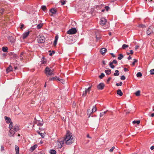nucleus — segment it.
<instances>
[{"instance_id": "31", "label": "nucleus", "mask_w": 154, "mask_h": 154, "mask_svg": "<svg viewBox=\"0 0 154 154\" xmlns=\"http://www.w3.org/2000/svg\"><path fill=\"white\" fill-rule=\"evenodd\" d=\"M96 110H97V108L96 107V106H93V108L92 109V112H95V111H96Z\"/></svg>"}, {"instance_id": "48", "label": "nucleus", "mask_w": 154, "mask_h": 154, "mask_svg": "<svg viewBox=\"0 0 154 154\" xmlns=\"http://www.w3.org/2000/svg\"><path fill=\"white\" fill-rule=\"evenodd\" d=\"M115 148V147L114 146H113L111 149H110L109 152H112L113 151V150Z\"/></svg>"}, {"instance_id": "5", "label": "nucleus", "mask_w": 154, "mask_h": 154, "mask_svg": "<svg viewBox=\"0 0 154 154\" xmlns=\"http://www.w3.org/2000/svg\"><path fill=\"white\" fill-rule=\"evenodd\" d=\"M37 41L39 43H43L45 41V38L44 36H41L37 39Z\"/></svg>"}, {"instance_id": "17", "label": "nucleus", "mask_w": 154, "mask_h": 154, "mask_svg": "<svg viewBox=\"0 0 154 154\" xmlns=\"http://www.w3.org/2000/svg\"><path fill=\"white\" fill-rule=\"evenodd\" d=\"M50 11L51 13L54 14H55L57 12L56 10L54 8H51Z\"/></svg>"}, {"instance_id": "36", "label": "nucleus", "mask_w": 154, "mask_h": 154, "mask_svg": "<svg viewBox=\"0 0 154 154\" xmlns=\"http://www.w3.org/2000/svg\"><path fill=\"white\" fill-rule=\"evenodd\" d=\"M57 79V80L60 81V82L62 83H63V82H64V81L63 79H60L59 77H56Z\"/></svg>"}, {"instance_id": "14", "label": "nucleus", "mask_w": 154, "mask_h": 154, "mask_svg": "<svg viewBox=\"0 0 154 154\" xmlns=\"http://www.w3.org/2000/svg\"><path fill=\"white\" fill-rule=\"evenodd\" d=\"M6 72L7 73L11 71L12 70V66L10 65L6 69Z\"/></svg>"}, {"instance_id": "16", "label": "nucleus", "mask_w": 154, "mask_h": 154, "mask_svg": "<svg viewBox=\"0 0 154 154\" xmlns=\"http://www.w3.org/2000/svg\"><path fill=\"white\" fill-rule=\"evenodd\" d=\"M117 93L120 96H122L123 95V93L122 92L121 90L120 89H119L117 90Z\"/></svg>"}, {"instance_id": "19", "label": "nucleus", "mask_w": 154, "mask_h": 154, "mask_svg": "<svg viewBox=\"0 0 154 154\" xmlns=\"http://www.w3.org/2000/svg\"><path fill=\"white\" fill-rule=\"evenodd\" d=\"M88 92V91L85 89V90L83 92L82 94V96L83 97H85L87 95V93Z\"/></svg>"}, {"instance_id": "57", "label": "nucleus", "mask_w": 154, "mask_h": 154, "mask_svg": "<svg viewBox=\"0 0 154 154\" xmlns=\"http://www.w3.org/2000/svg\"><path fill=\"white\" fill-rule=\"evenodd\" d=\"M112 65H113V63H112L111 62H110L109 63V66L110 67L111 66H112Z\"/></svg>"}, {"instance_id": "3", "label": "nucleus", "mask_w": 154, "mask_h": 154, "mask_svg": "<svg viewBox=\"0 0 154 154\" xmlns=\"http://www.w3.org/2000/svg\"><path fill=\"white\" fill-rule=\"evenodd\" d=\"M45 73L47 76H48L54 75V70H51L49 67H47L45 69Z\"/></svg>"}, {"instance_id": "25", "label": "nucleus", "mask_w": 154, "mask_h": 154, "mask_svg": "<svg viewBox=\"0 0 154 154\" xmlns=\"http://www.w3.org/2000/svg\"><path fill=\"white\" fill-rule=\"evenodd\" d=\"M87 114L89 116V117H90V115H91L92 112H91V110L90 109H88L87 110Z\"/></svg>"}, {"instance_id": "51", "label": "nucleus", "mask_w": 154, "mask_h": 154, "mask_svg": "<svg viewBox=\"0 0 154 154\" xmlns=\"http://www.w3.org/2000/svg\"><path fill=\"white\" fill-rule=\"evenodd\" d=\"M57 41L54 40V46H56L57 44Z\"/></svg>"}, {"instance_id": "52", "label": "nucleus", "mask_w": 154, "mask_h": 154, "mask_svg": "<svg viewBox=\"0 0 154 154\" xmlns=\"http://www.w3.org/2000/svg\"><path fill=\"white\" fill-rule=\"evenodd\" d=\"M112 62L113 64H116L117 63V61L116 60H114Z\"/></svg>"}, {"instance_id": "9", "label": "nucleus", "mask_w": 154, "mask_h": 154, "mask_svg": "<svg viewBox=\"0 0 154 154\" xmlns=\"http://www.w3.org/2000/svg\"><path fill=\"white\" fill-rule=\"evenodd\" d=\"M35 122V123L37 125L39 126H42L43 124V122L40 120H36Z\"/></svg>"}, {"instance_id": "42", "label": "nucleus", "mask_w": 154, "mask_h": 154, "mask_svg": "<svg viewBox=\"0 0 154 154\" xmlns=\"http://www.w3.org/2000/svg\"><path fill=\"white\" fill-rule=\"evenodd\" d=\"M150 74L151 75L154 74V69H151L150 71Z\"/></svg>"}, {"instance_id": "26", "label": "nucleus", "mask_w": 154, "mask_h": 154, "mask_svg": "<svg viewBox=\"0 0 154 154\" xmlns=\"http://www.w3.org/2000/svg\"><path fill=\"white\" fill-rule=\"evenodd\" d=\"M8 48L7 47H3L2 48V50L4 52H8Z\"/></svg>"}, {"instance_id": "18", "label": "nucleus", "mask_w": 154, "mask_h": 154, "mask_svg": "<svg viewBox=\"0 0 154 154\" xmlns=\"http://www.w3.org/2000/svg\"><path fill=\"white\" fill-rule=\"evenodd\" d=\"M37 132L38 133V134H40L41 136V137L42 138H43L44 137V136H45V133H41L39 131H37Z\"/></svg>"}, {"instance_id": "41", "label": "nucleus", "mask_w": 154, "mask_h": 154, "mask_svg": "<svg viewBox=\"0 0 154 154\" xmlns=\"http://www.w3.org/2000/svg\"><path fill=\"white\" fill-rule=\"evenodd\" d=\"M139 26L140 27H142L143 28L146 27V26L145 25L143 24H140L139 25Z\"/></svg>"}, {"instance_id": "50", "label": "nucleus", "mask_w": 154, "mask_h": 154, "mask_svg": "<svg viewBox=\"0 0 154 154\" xmlns=\"http://www.w3.org/2000/svg\"><path fill=\"white\" fill-rule=\"evenodd\" d=\"M55 53V51H52L51 53H50L49 54L50 56H52L53 54H54Z\"/></svg>"}, {"instance_id": "6", "label": "nucleus", "mask_w": 154, "mask_h": 154, "mask_svg": "<svg viewBox=\"0 0 154 154\" xmlns=\"http://www.w3.org/2000/svg\"><path fill=\"white\" fill-rule=\"evenodd\" d=\"M63 140H58L57 141V146L58 148H60L63 146V144L64 143Z\"/></svg>"}, {"instance_id": "59", "label": "nucleus", "mask_w": 154, "mask_h": 154, "mask_svg": "<svg viewBox=\"0 0 154 154\" xmlns=\"http://www.w3.org/2000/svg\"><path fill=\"white\" fill-rule=\"evenodd\" d=\"M111 79V77H109V78H108V79H107V82H109L110 80Z\"/></svg>"}, {"instance_id": "4", "label": "nucleus", "mask_w": 154, "mask_h": 154, "mask_svg": "<svg viewBox=\"0 0 154 154\" xmlns=\"http://www.w3.org/2000/svg\"><path fill=\"white\" fill-rule=\"evenodd\" d=\"M77 32V30L75 28H72L68 30L67 33L69 34H74Z\"/></svg>"}, {"instance_id": "63", "label": "nucleus", "mask_w": 154, "mask_h": 154, "mask_svg": "<svg viewBox=\"0 0 154 154\" xmlns=\"http://www.w3.org/2000/svg\"><path fill=\"white\" fill-rule=\"evenodd\" d=\"M124 71L126 72L127 71H128V69L127 68H124Z\"/></svg>"}, {"instance_id": "7", "label": "nucleus", "mask_w": 154, "mask_h": 154, "mask_svg": "<svg viewBox=\"0 0 154 154\" xmlns=\"http://www.w3.org/2000/svg\"><path fill=\"white\" fill-rule=\"evenodd\" d=\"M107 22L106 19L104 18H102L100 20V24L101 25H105Z\"/></svg>"}, {"instance_id": "24", "label": "nucleus", "mask_w": 154, "mask_h": 154, "mask_svg": "<svg viewBox=\"0 0 154 154\" xmlns=\"http://www.w3.org/2000/svg\"><path fill=\"white\" fill-rule=\"evenodd\" d=\"M43 26V23H40L37 26V28L38 29H40Z\"/></svg>"}, {"instance_id": "62", "label": "nucleus", "mask_w": 154, "mask_h": 154, "mask_svg": "<svg viewBox=\"0 0 154 154\" xmlns=\"http://www.w3.org/2000/svg\"><path fill=\"white\" fill-rule=\"evenodd\" d=\"M130 54H133V51L132 50H131L130 51Z\"/></svg>"}, {"instance_id": "43", "label": "nucleus", "mask_w": 154, "mask_h": 154, "mask_svg": "<svg viewBox=\"0 0 154 154\" xmlns=\"http://www.w3.org/2000/svg\"><path fill=\"white\" fill-rule=\"evenodd\" d=\"M134 61L132 63V65L133 66H134L135 64V63L137 62V60L136 59H134Z\"/></svg>"}, {"instance_id": "49", "label": "nucleus", "mask_w": 154, "mask_h": 154, "mask_svg": "<svg viewBox=\"0 0 154 154\" xmlns=\"http://www.w3.org/2000/svg\"><path fill=\"white\" fill-rule=\"evenodd\" d=\"M105 8L106 9V11H107L109 9V8L108 6H106L105 7Z\"/></svg>"}, {"instance_id": "44", "label": "nucleus", "mask_w": 154, "mask_h": 154, "mask_svg": "<svg viewBox=\"0 0 154 154\" xmlns=\"http://www.w3.org/2000/svg\"><path fill=\"white\" fill-rule=\"evenodd\" d=\"M60 2H61V4L62 5H63L65 4V3H66L65 1L63 0L62 1H60Z\"/></svg>"}, {"instance_id": "22", "label": "nucleus", "mask_w": 154, "mask_h": 154, "mask_svg": "<svg viewBox=\"0 0 154 154\" xmlns=\"http://www.w3.org/2000/svg\"><path fill=\"white\" fill-rule=\"evenodd\" d=\"M124 57V56L122 54H119V56L118 57V59L119 60H121L123 57Z\"/></svg>"}, {"instance_id": "40", "label": "nucleus", "mask_w": 154, "mask_h": 154, "mask_svg": "<svg viewBox=\"0 0 154 154\" xmlns=\"http://www.w3.org/2000/svg\"><path fill=\"white\" fill-rule=\"evenodd\" d=\"M57 76L55 77H53V78H50L49 79V80H57V79L56 78Z\"/></svg>"}, {"instance_id": "23", "label": "nucleus", "mask_w": 154, "mask_h": 154, "mask_svg": "<svg viewBox=\"0 0 154 154\" xmlns=\"http://www.w3.org/2000/svg\"><path fill=\"white\" fill-rule=\"evenodd\" d=\"M23 54H24V53L23 52H22L21 53V54H20V59L21 61H22L23 60V57L24 56Z\"/></svg>"}, {"instance_id": "61", "label": "nucleus", "mask_w": 154, "mask_h": 154, "mask_svg": "<svg viewBox=\"0 0 154 154\" xmlns=\"http://www.w3.org/2000/svg\"><path fill=\"white\" fill-rule=\"evenodd\" d=\"M128 60H129L131 59V56L129 55L128 56Z\"/></svg>"}, {"instance_id": "54", "label": "nucleus", "mask_w": 154, "mask_h": 154, "mask_svg": "<svg viewBox=\"0 0 154 154\" xmlns=\"http://www.w3.org/2000/svg\"><path fill=\"white\" fill-rule=\"evenodd\" d=\"M58 38V35H56L55 37V40L57 41Z\"/></svg>"}, {"instance_id": "34", "label": "nucleus", "mask_w": 154, "mask_h": 154, "mask_svg": "<svg viewBox=\"0 0 154 154\" xmlns=\"http://www.w3.org/2000/svg\"><path fill=\"white\" fill-rule=\"evenodd\" d=\"M5 10L4 8H1L0 9V13L1 14H3L5 12Z\"/></svg>"}, {"instance_id": "20", "label": "nucleus", "mask_w": 154, "mask_h": 154, "mask_svg": "<svg viewBox=\"0 0 154 154\" xmlns=\"http://www.w3.org/2000/svg\"><path fill=\"white\" fill-rule=\"evenodd\" d=\"M37 147V145H35L31 147L30 149L32 151H33Z\"/></svg>"}, {"instance_id": "15", "label": "nucleus", "mask_w": 154, "mask_h": 154, "mask_svg": "<svg viewBox=\"0 0 154 154\" xmlns=\"http://www.w3.org/2000/svg\"><path fill=\"white\" fill-rule=\"evenodd\" d=\"M15 148L16 151V154H19V147L17 145H15Z\"/></svg>"}, {"instance_id": "10", "label": "nucleus", "mask_w": 154, "mask_h": 154, "mask_svg": "<svg viewBox=\"0 0 154 154\" xmlns=\"http://www.w3.org/2000/svg\"><path fill=\"white\" fill-rule=\"evenodd\" d=\"M153 33V31L152 29H151V26H149V28L146 31V34L149 35H150L151 33Z\"/></svg>"}, {"instance_id": "28", "label": "nucleus", "mask_w": 154, "mask_h": 154, "mask_svg": "<svg viewBox=\"0 0 154 154\" xmlns=\"http://www.w3.org/2000/svg\"><path fill=\"white\" fill-rule=\"evenodd\" d=\"M119 71L118 70H116L115 72L114 73L113 75L114 76H118L119 75Z\"/></svg>"}, {"instance_id": "12", "label": "nucleus", "mask_w": 154, "mask_h": 154, "mask_svg": "<svg viewBox=\"0 0 154 154\" xmlns=\"http://www.w3.org/2000/svg\"><path fill=\"white\" fill-rule=\"evenodd\" d=\"M4 118L7 123H9L11 122V119L10 118L6 116H5Z\"/></svg>"}, {"instance_id": "21", "label": "nucleus", "mask_w": 154, "mask_h": 154, "mask_svg": "<svg viewBox=\"0 0 154 154\" xmlns=\"http://www.w3.org/2000/svg\"><path fill=\"white\" fill-rule=\"evenodd\" d=\"M105 72L107 75H109L111 73V69H110L108 70H106L105 71Z\"/></svg>"}, {"instance_id": "2", "label": "nucleus", "mask_w": 154, "mask_h": 154, "mask_svg": "<svg viewBox=\"0 0 154 154\" xmlns=\"http://www.w3.org/2000/svg\"><path fill=\"white\" fill-rule=\"evenodd\" d=\"M13 123L11 122L9 127V128L10 129L8 134V135L10 137L14 136L15 133L19 130V127L18 125H16L13 127Z\"/></svg>"}, {"instance_id": "37", "label": "nucleus", "mask_w": 154, "mask_h": 154, "mask_svg": "<svg viewBox=\"0 0 154 154\" xmlns=\"http://www.w3.org/2000/svg\"><path fill=\"white\" fill-rule=\"evenodd\" d=\"M106 111H104V112L100 113V117H101L103 116L106 113Z\"/></svg>"}, {"instance_id": "47", "label": "nucleus", "mask_w": 154, "mask_h": 154, "mask_svg": "<svg viewBox=\"0 0 154 154\" xmlns=\"http://www.w3.org/2000/svg\"><path fill=\"white\" fill-rule=\"evenodd\" d=\"M91 86L90 87H89V88H88L85 89L88 91L89 93L90 92V91L91 88Z\"/></svg>"}, {"instance_id": "30", "label": "nucleus", "mask_w": 154, "mask_h": 154, "mask_svg": "<svg viewBox=\"0 0 154 154\" xmlns=\"http://www.w3.org/2000/svg\"><path fill=\"white\" fill-rule=\"evenodd\" d=\"M128 45L124 44L122 46V48L123 49H125L126 48H128Z\"/></svg>"}, {"instance_id": "58", "label": "nucleus", "mask_w": 154, "mask_h": 154, "mask_svg": "<svg viewBox=\"0 0 154 154\" xmlns=\"http://www.w3.org/2000/svg\"><path fill=\"white\" fill-rule=\"evenodd\" d=\"M96 38L97 40H99L100 39V37H97V35L96 36Z\"/></svg>"}, {"instance_id": "13", "label": "nucleus", "mask_w": 154, "mask_h": 154, "mask_svg": "<svg viewBox=\"0 0 154 154\" xmlns=\"http://www.w3.org/2000/svg\"><path fill=\"white\" fill-rule=\"evenodd\" d=\"M29 31H28L24 33L23 34V39H25L29 35Z\"/></svg>"}, {"instance_id": "8", "label": "nucleus", "mask_w": 154, "mask_h": 154, "mask_svg": "<svg viewBox=\"0 0 154 154\" xmlns=\"http://www.w3.org/2000/svg\"><path fill=\"white\" fill-rule=\"evenodd\" d=\"M105 85L103 83H100L97 86V88L98 89L101 90L103 89Z\"/></svg>"}, {"instance_id": "56", "label": "nucleus", "mask_w": 154, "mask_h": 154, "mask_svg": "<svg viewBox=\"0 0 154 154\" xmlns=\"http://www.w3.org/2000/svg\"><path fill=\"white\" fill-rule=\"evenodd\" d=\"M24 25L23 24H22L21 25V27H20V29H23V28L24 27Z\"/></svg>"}, {"instance_id": "60", "label": "nucleus", "mask_w": 154, "mask_h": 154, "mask_svg": "<svg viewBox=\"0 0 154 154\" xmlns=\"http://www.w3.org/2000/svg\"><path fill=\"white\" fill-rule=\"evenodd\" d=\"M139 46H138V45L136 46L135 47V49L136 50H137L139 48Z\"/></svg>"}, {"instance_id": "32", "label": "nucleus", "mask_w": 154, "mask_h": 154, "mask_svg": "<svg viewBox=\"0 0 154 154\" xmlns=\"http://www.w3.org/2000/svg\"><path fill=\"white\" fill-rule=\"evenodd\" d=\"M137 77H141L142 76V73L140 72H138L137 74Z\"/></svg>"}, {"instance_id": "27", "label": "nucleus", "mask_w": 154, "mask_h": 154, "mask_svg": "<svg viewBox=\"0 0 154 154\" xmlns=\"http://www.w3.org/2000/svg\"><path fill=\"white\" fill-rule=\"evenodd\" d=\"M50 152L51 154H56V151L54 149H51L50 150Z\"/></svg>"}, {"instance_id": "38", "label": "nucleus", "mask_w": 154, "mask_h": 154, "mask_svg": "<svg viewBox=\"0 0 154 154\" xmlns=\"http://www.w3.org/2000/svg\"><path fill=\"white\" fill-rule=\"evenodd\" d=\"M105 76V75L103 73H101L100 75L99 76L100 79H102Z\"/></svg>"}, {"instance_id": "46", "label": "nucleus", "mask_w": 154, "mask_h": 154, "mask_svg": "<svg viewBox=\"0 0 154 154\" xmlns=\"http://www.w3.org/2000/svg\"><path fill=\"white\" fill-rule=\"evenodd\" d=\"M125 77L124 75H123L122 76L121 78V80H125Z\"/></svg>"}, {"instance_id": "64", "label": "nucleus", "mask_w": 154, "mask_h": 154, "mask_svg": "<svg viewBox=\"0 0 154 154\" xmlns=\"http://www.w3.org/2000/svg\"><path fill=\"white\" fill-rule=\"evenodd\" d=\"M154 149V146H151L150 147V149L152 150L153 149Z\"/></svg>"}, {"instance_id": "45", "label": "nucleus", "mask_w": 154, "mask_h": 154, "mask_svg": "<svg viewBox=\"0 0 154 154\" xmlns=\"http://www.w3.org/2000/svg\"><path fill=\"white\" fill-rule=\"evenodd\" d=\"M122 84V82H120L119 83H116V85L117 86H121Z\"/></svg>"}, {"instance_id": "55", "label": "nucleus", "mask_w": 154, "mask_h": 154, "mask_svg": "<svg viewBox=\"0 0 154 154\" xmlns=\"http://www.w3.org/2000/svg\"><path fill=\"white\" fill-rule=\"evenodd\" d=\"M110 54L113 57H116V56L112 53H110Z\"/></svg>"}, {"instance_id": "35", "label": "nucleus", "mask_w": 154, "mask_h": 154, "mask_svg": "<svg viewBox=\"0 0 154 154\" xmlns=\"http://www.w3.org/2000/svg\"><path fill=\"white\" fill-rule=\"evenodd\" d=\"M132 122H133V123L134 124H136V123H137V124H139L140 122V121L139 120H138V121L134 120V121H133Z\"/></svg>"}, {"instance_id": "39", "label": "nucleus", "mask_w": 154, "mask_h": 154, "mask_svg": "<svg viewBox=\"0 0 154 154\" xmlns=\"http://www.w3.org/2000/svg\"><path fill=\"white\" fill-rule=\"evenodd\" d=\"M44 57H43L42 59L43 60H42L41 61V63L42 64H45L46 63V61L44 60Z\"/></svg>"}, {"instance_id": "1", "label": "nucleus", "mask_w": 154, "mask_h": 154, "mask_svg": "<svg viewBox=\"0 0 154 154\" xmlns=\"http://www.w3.org/2000/svg\"><path fill=\"white\" fill-rule=\"evenodd\" d=\"M74 137L72 136V133L68 131L66 134L65 137L63 140L65 143L68 145L71 144L74 141Z\"/></svg>"}, {"instance_id": "29", "label": "nucleus", "mask_w": 154, "mask_h": 154, "mask_svg": "<svg viewBox=\"0 0 154 154\" xmlns=\"http://www.w3.org/2000/svg\"><path fill=\"white\" fill-rule=\"evenodd\" d=\"M41 8L42 9V10L44 11H46L47 10L46 7V6L45 5H43L42 6Z\"/></svg>"}, {"instance_id": "53", "label": "nucleus", "mask_w": 154, "mask_h": 154, "mask_svg": "<svg viewBox=\"0 0 154 154\" xmlns=\"http://www.w3.org/2000/svg\"><path fill=\"white\" fill-rule=\"evenodd\" d=\"M13 56L17 58L18 57L17 55L16 54H13Z\"/></svg>"}, {"instance_id": "11", "label": "nucleus", "mask_w": 154, "mask_h": 154, "mask_svg": "<svg viewBox=\"0 0 154 154\" xmlns=\"http://www.w3.org/2000/svg\"><path fill=\"white\" fill-rule=\"evenodd\" d=\"M107 51V50L106 48H101L100 51V52L103 55Z\"/></svg>"}, {"instance_id": "33", "label": "nucleus", "mask_w": 154, "mask_h": 154, "mask_svg": "<svg viewBox=\"0 0 154 154\" xmlns=\"http://www.w3.org/2000/svg\"><path fill=\"white\" fill-rule=\"evenodd\" d=\"M140 91L138 90L135 93V95L137 96H139L140 95Z\"/></svg>"}]
</instances>
